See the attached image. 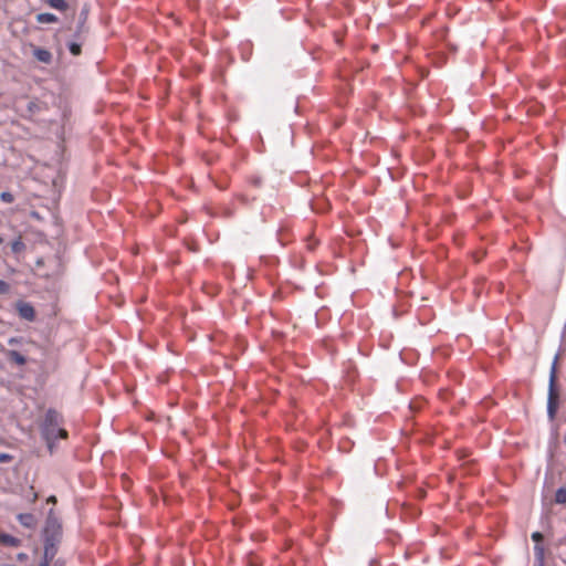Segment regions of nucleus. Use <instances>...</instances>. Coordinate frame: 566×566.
Segmentation results:
<instances>
[{
    "label": "nucleus",
    "instance_id": "14",
    "mask_svg": "<svg viewBox=\"0 0 566 566\" xmlns=\"http://www.w3.org/2000/svg\"><path fill=\"white\" fill-rule=\"evenodd\" d=\"M25 249V244L21 239H17L11 243V250L13 253H21Z\"/></svg>",
    "mask_w": 566,
    "mask_h": 566
},
{
    "label": "nucleus",
    "instance_id": "8",
    "mask_svg": "<svg viewBox=\"0 0 566 566\" xmlns=\"http://www.w3.org/2000/svg\"><path fill=\"white\" fill-rule=\"evenodd\" d=\"M17 518L27 528L33 530L36 526V520L32 513H20L17 515Z\"/></svg>",
    "mask_w": 566,
    "mask_h": 566
},
{
    "label": "nucleus",
    "instance_id": "13",
    "mask_svg": "<svg viewBox=\"0 0 566 566\" xmlns=\"http://www.w3.org/2000/svg\"><path fill=\"white\" fill-rule=\"evenodd\" d=\"M554 501L556 504H566V488H558L555 492Z\"/></svg>",
    "mask_w": 566,
    "mask_h": 566
},
{
    "label": "nucleus",
    "instance_id": "17",
    "mask_svg": "<svg viewBox=\"0 0 566 566\" xmlns=\"http://www.w3.org/2000/svg\"><path fill=\"white\" fill-rule=\"evenodd\" d=\"M59 546L60 545H54V544H43V551L45 553H48L49 555H52V556H56L57 552H59Z\"/></svg>",
    "mask_w": 566,
    "mask_h": 566
},
{
    "label": "nucleus",
    "instance_id": "23",
    "mask_svg": "<svg viewBox=\"0 0 566 566\" xmlns=\"http://www.w3.org/2000/svg\"><path fill=\"white\" fill-rule=\"evenodd\" d=\"M253 185L259 187L261 185V179L260 178H254L253 179Z\"/></svg>",
    "mask_w": 566,
    "mask_h": 566
},
{
    "label": "nucleus",
    "instance_id": "18",
    "mask_svg": "<svg viewBox=\"0 0 566 566\" xmlns=\"http://www.w3.org/2000/svg\"><path fill=\"white\" fill-rule=\"evenodd\" d=\"M0 199H1L3 202L11 203V202H13L14 197H13V195H12L11 192L3 191V192H1V195H0Z\"/></svg>",
    "mask_w": 566,
    "mask_h": 566
},
{
    "label": "nucleus",
    "instance_id": "21",
    "mask_svg": "<svg viewBox=\"0 0 566 566\" xmlns=\"http://www.w3.org/2000/svg\"><path fill=\"white\" fill-rule=\"evenodd\" d=\"M52 566H65V560L62 558H57L54 560Z\"/></svg>",
    "mask_w": 566,
    "mask_h": 566
},
{
    "label": "nucleus",
    "instance_id": "24",
    "mask_svg": "<svg viewBox=\"0 0 566 566\" xmlns=\"http://www.w3.org/2000/svg\"><path fill=\"white\" fill-rule=\"evenodd\" d=\"M9 344H18V339L17 338H10L9 339Z\"/></svg>",
    "mask_w": 566,
    "mask_h": 566
},
{
    "label": "nucleus",
    "instance_id": "3",
    "mask_svg": "<svg viewBox=\"0 0 566 566\" xmlns=\"http://www.w3.org/2000/svg\"><path fill=\"white\" fill-rule=\"evenodd\" d=\"M557 364L558 355L555 356L549 370L547 392V417L549 421L555 420L560 402V392L557 385Z\"/></svg>",
    "mask_w": 566,
    "mask_h": 566
},
{
    "label": "nucleus",
    "instance_id": "2",
    "mask_svg": "<svg viewBox=\"0 0 566 566\" xmlns=\"http://www.w3.org/2000/svg\"><path fill=\"white\" fill-rule=\"evenodd\" d=\"M90 13V6L85 3L77 18L75 30L72 34V39L65 42L70 53L74 56H77L82 52V45L86 40V35L88 33V27L86 25L87 18Z\"/></svg>",
    "mask_w": 566,
    "mask_h": 566
},
{
    "label": "nucleus",
    "instance_id": "5",
    "mask_svg": "<svg viewBox=\"0 0 566 566\" xmlns=\"http://www.w3.org/2000/svg\"><path fill=\"white\" fill-rule=\"evenodd\" d=\"M531 538L535 543L534 557L536 559V564L537 566H542L545 564V548L543 545L544 535L541 532H534L532 533Z\"/></svg>",
    "mask_w": 566,
    "mask_h": 566
},
{
    "label": "nucleus",
    "instance_id": "25",
    "mask_svg": "<svg viewBox=\"0 0 566 566\" xmlns=\"http://www.w3.org/2000/svg\"><path fill=\"white\" fill-rule=\"evenodd\" d=\"M25 557H27V555H25V554H23V553H20V554L18 555V558H19V559H23V558H25Z\"/></svg>",
    "mask_w": 566,
    "mask_h": 566
},
{
    "label": "nucleus",
    "instance_id": "20",
    "mask_svg": "<svg viewBox=\"0 0 566 566\" xmlns=\"http://www.w3.org/2000/svg\"><path fill=\"white\" fill-rule=\"evenodd\" d=\"M12 460V455L9 453H0V463H7Z\"/></svg>",
    "mask_w": 566,
    "mask_h": 566
},
{
    "label": "nucleus",
    "instance_id": "12",
    "mask_svg": "<svg viewBox=\"0 0 566 566\" xmlns=\"http://www.w3.org/2000/svg\"><path fill=\"white\" fill-rule=\"evenodd\" d=\"M46 3L59 11H66L69 9V3L65 0H46Z\"/></svg>",
    "mask_w": 566,
    "mask_h": 566
},
{
    "label": "nucleus",
    "instance_id": "15",
    "mask_svg": "<svg viewBox=\"0 0 566 566\" xmlns=\"http://www.w3.org/2000/svg\"><path fill=\"white\" fill-rule=\"evenodd\" d=\"M54 560H55L54 556L49 555L48 553H45L43 551V555H42V558H41V562H40L39 566H52Z\"/></svg>",
    "mask_w": 566,
    "mask_h": 566
},
{
    "label": "nucleus",
    "instance_id": "6",
    "mask_svg": "<svg viewBox=\"0 0 566 566\" xmlns=\"http://www.w3.org/2000/svg\"><path fill=\"white\" fill-rule=\"evenodd\" d=\"M15 308L18 311L19 316L22 319H25L28 322H33L35 319V310L31 303L18 301L15 303Z\"/></svg>",
    "mask_w": 566,
    "mask_h": 566
},
{
    "label": "nucleus",
    "instance_id": "10",
    "mask_svg": "<svg viewBox=\"0 0 566 566\" xmlns=\"http://www.w3.org/2000/svg\"><path fill=\"white\" fill-rule=\"evenodd\" d=\"M7 357L10 361H13L19 366H23L27 363V357L18 350H8Z\"/></svg>",
    "mask_w": 566,
    "mask_h": 566
},
{
    "label": "nucleus",
    "instance_id": "1",
    "mask_svg": "<svg viewBox=\"0 0 566 566\" xmlns=\"http://www.w3.org/2000/svg\"><path fill=\"white\" fill-rule=\"evenodd\" d=\"M62 416L56 410L49 409L40 424L41 437L45 441L50 454H53L55 451L56 440H64L69 437L67 431L62 428Z\"/></svg>",
    "mask_w": 566,
    "mask_h": 566
},
{
    "label": "nucleus",
    "instance_id": "9",
    "mask_svg": "<svg viewBox=\"0 0 566 566\" xmlns=\"http://www.w3.org/2000/svg\"><path fill=\"white\" fill-rule=\"evenodd\" d=\"M0 543L9 547H19L21 539L7 533H0Z\"/></svg>",
    "mask_w": 566,
    "mask_h": 566
},
{
    "label": "nucleus",
    "instance_id": "7",
    "mask_svg": "<svg viewBox=\"0 0 566 566\" xmlns=\"http://www.w3.org/2000/svg\"><path fill=\"white\" fill-rule=\"evenodd\" d=\"M32 54L39 62L44 64H51L53 60L52 53L43 48L33 46Z\"/></svg>",
    "mask_w": 566,
    "mask_h": 566
},
{
    "label": "nucleus",
    "instance_id": "27",
    "mask_svg": "<svg viewBox=\"0 0 566 566\" xmlns=\"http://www.w3.org/2000/svg\"><path fill=\"white\" fill-rule=\"evenodd\" d=\"M563 442H564V444L566 446V432H565V433H564V436H563Z\"/></svg>",
    "mask_w": 566,
    "mask_h": 566
},
{
    "label": "nucleus",
    "instance_id": "4",
    "mask_svg": "<svg viewBox=\"0 0 566 566\" xmlns=\"http://www.w3.org/2000/svg\"><path fill=\"white\" fill-rule=\"evenodd\" d=\"M43 544L60 545L63 538V527L61 520L55 515L54 510L48 512L44 527L41 533Z\"/></svg>",
    "mask_w": 566,
    "mask_h": 566
},
{
    "label": "nucleus",
    "instance_id": "11",
    "mask_svg": "<svg viewBox=\"0 0 566 566\" xmlns=\"http://www.w3.org/2000/svg\"><path fill=\"white\" fill-rule=\"evenodd\" d=\"M36 21L39 23H55L57 21V17L50 12H43L36 15Z\"/></svg>",
    "mask_w": 566,
    "mask_h": 566
},
{
    "label": "nucleus",
    "instance_id": "16",
    "mask_svg": "<svg viewBox=\"0 0 566 566\" xmlns=\"http://www.w3.org/2000/svg\"><path fill=\"white\" fill-rule=\"evenodd\" d=\"M54 560H55L54 556L49 555L48 553H45L43 551V555H42V558H41V562H40L39 566H52Z\"/></svg>",
    "mask_w": 566,
    "mask_h": 566
},
{
    "label": "nucleus",
    "instance_id": "22",
    "mask_svg": "<svg viewBox=\"0 0 566 566\" xmlns=\"http://www.w3.org/2000/svg\"><path fill=\"white\" fill-rule=\"evenodd\" d=\"M48 503H52V504H55L56 503V497L54 495H50L46 500Z\"/></svg>",
    "mask_w": 566,
    "mask_h": 566
},
{
    "label": "nucleus",
    "instance_id": "26",
    "mask_svg": "<svg viewBox=\"0 0 566 566\" xmlns=\"http://www.w3.org/2000/svg\"><path fill=\"white\" fill-rule=\"evenodd\" d=\"M277 241L280 242V244L283 247L285 244V242L283 241L282 238H279Z\"/></svg>",
    "mask_w": 566,
    "mask_h": 566
},
{
    "label": "nucleus",
    "instance_id": "28",
    "mask_svg": "<svg viewBox=\"0 0 566 566\" xmlns=\"http://www.w3.org/2000/svg\"><path fill=\"white\" fill-rule=\"evenodd\" d=\"M2 241H3V240H2V238L0 237V244L2 243Z\"/></svg>",
    "mask_w": 566,
    "mask_h": 566
},
{
    "label": "nucleus",
    "instance_id": "19",
    "mask_svg": "<svg viewBox=\"0 0 566 566\" xmlns=\"http://www.w3.org/2000/svg\"><path fill=\"white\" fill-rule=\"evenodd\" d=\"M10 292V284L3 280H0V295H6Z\"/></svg>",
    "mask_w": 566,
    "mask_h": 566
}]
</instances>
